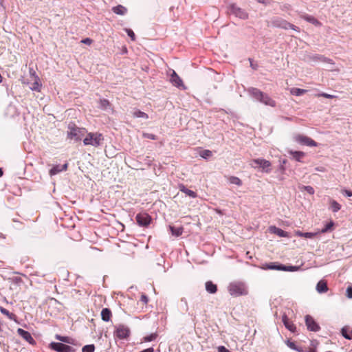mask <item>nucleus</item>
I'll use <instances>...</instances> for the list:
<instances>
[{"instance_id": "nucleus-31", "label": "nucleus", "mask_w": 352, "mask_h": 352, "mask_svg": "<svg viewBox=\"0 0 352 352\" xmlns=\"http://www.w3.org/2000/svg\"><path fill=\"white\" fill-rule=\"evenodd\" d=\"M290 92L292 94H293L294 96H301L303 94L306 93L307 90L302 89H299V88H293L291 89Z\"/></svg>"}, {"instance_id": "nucleus-8", "label": "nucleus", "mask_w": 352, "mask_h": 352, "mask_svg": "<svg viewBox=\"0 0 352 352\" xmlns=\"http://www.w3.org/2000/svg\"><path fill=\"white\" fill-rule=\"evenodd\" d=\"M116 336L120 339H124L129 336L130 329L124 324H118L116 327Z\"/></svg>"}, {"instance_id": "nucleus-24", "label": "nucleus", "mask_w": 352, "mask_h": 352, "mask_svg": "<svg viewBox=\"0 0 352 352\" xmlns=\"http://www.w3.org/2000/svg\"><path fill=\"white\" fill-rule=\"evenodd\" d=\"M295 234L298 236L311 239L316 235V232H302L300 230L295 232Z\"/></svg>"}, {"instance_id": "nucleus-41", "label": "nucleus", "mask_w": 352, "mask_h": 352, "mask_svg": "<svg viewBox=\"0 0 352 352\" xmlns=\"http://www.w3.org/2000/svg\"><path fill=\"white\" fill-rule=\"evenodd\" d=\"M0 311L3 314L7 316L10 319L12 318L13 314H10L6 309H5L2 307H0Z\"/></svg>"}, {"instance_id": "nucleus-38", "label": "nucleus", "mask_w": 352, "mask_h": 352, "mask_svg": "<svg viewBox=\"0 0 352 352\" xmlns=\"http://www.w3.org/2000/svg\"><path fill=\"white\" fill-rule=\"evenodd\" d=\"M298 269V267L296 266H286L281 265V270L283 271H288V272H294Z\"/></svg>"}, {"instance_id": "nucleus-35", "label": "nucleus", "mask_w": 352, "mask_h": 352, "mask_svg": "<svg viewBox=\"0 0 352 352\" xmlns=\"http://www.w3.org/2000/svg\"><path fill=\"white\" fill-rule=\"evenodd\" d=\"M263 269L281 270V265H276L274 263L266 264Z\"/></svg>"}, {"instance_id": "nucleus-52", "label": "nucleus", "mask_w": 352, "mask_h": 352, "mask_svg": "<svg viewBox=\"0 0 352 352\" xmlns=\"http://www.w3.org/2000/svg\"><path fill=\"white\" fill-rule=\"evenodd\" d=\"M316 170L320 171V172H324V168L323 167H322V166L316 167Z\"/></svg>"}, {"instance_id": "nucleus-22", "label": "nucleus", "mask_w": 352, "mask_h": 352, "mask_svg": "<svg viewBox=\"0 0 352 352\" xmlns=\"http://www.w3.org/2000/svg\"><path fill=\"white\" fill-rule=\"evenodd\" d=\"M112 10L114 13L119 15H124L126 13V8L121 5H118L112 8Z\"/></svg>"}, {"instance_id": "nucleus-33", "label": "nucleus", "mask_w": 352, "mask_h": 352, "mask_svg": "<svg viewBox=\"0 0 352 352\" xmlns=\"http://www.w3.org/2000/svg\"><path fill=\"white\" fill-rule=\"evenodd\" d=\"M283 25H285L284 26V29L285 30H287V29H292L296 32H300V28L290 23H283Z\"/></svg>"}, {"instance_id": "nucleus-55", "label": "nucleus", "mask_w": 352, "mask_h": 352, "mask_svg": "<svg viewBox=\"0 0 352 352\" xmlns=\"http://www.w3.org/2000/svg\"><path fill=\"white\" fill-rule=\"evenodd\" d=\"M3 175V170L2 169L0 168V177Z\"/></svg>"}, {"instance_id": "nucleus-7", "label": "nucleus", "mask_w": 352, "mask_h": 352, "mask_svg": "<svg viewBox=\"0 0 352 352\" xmlns=\"http://www.w3.org/2000/svg\"><path fill=\"white\" fill-rule=\"evenodd\" d=\"M228 12L230 14L234 15L241 19H246L248 17V14L241 8L238 7L236 4H230L228 7Z\"/></svg>"}, {"instance_id": "nucleus-5", "label": "nucleus", "mask_w": 352, "mask_h": 352, "mask_svg": "<svg viewBox=\"0 0 352 352\" xmlns=\"http://www.w3.org/2000/svg\"><path fill=\"white\" fill-rule=\"evenodd\" d=\"M250 165L253 168H261L263 172L269 173L271 170V163L265 159H255L250 162Z\"/></svg>"}, {"instance_id": "nucleus-45", "label": "nucleus", "mask_w": 352, "mask_h": 352, "mask_svg": "<svg viewBox=\"0 0 352 352\" xmlns=\"http://www.w3.org/2000/svg\"><path fill=\"white\" fill-rule=\"evenodd\" d=\"M320 96H322L324 98H336V96L334 95H331V94H327V93H322L320 94H319Z\"/></svg>"}, {"instance_id": "nucleus-23", "label": "nucleus", "mask_w": 352, "mask_h": 352, "mask_svg": "<svg viewBox=\"0 0 352 352\" xmlns=\"http://www.w3.org/2000/svg\"><path fill=\"white\" fill-rule=\"evenodd\" d=\"M169 230H170L172 234L177 237L179 236L183 233V228L182 227L175 228L174 226H170Z\"/></svg>"}, {"instance_id": "nucleus-36", "label": "nucleus", "mask_w": 352, "mask_h": 352, "mask_svg": "<svg viewBox=\"0 0 352 352\" xmlns=\"http://www.w3.org/2000/svg\"><path fill=\"white\" fill-rule=\"evenodd\" d=\"M286 344H287V346L288 347H289L290 349H293V350L297 351H298V352H302V351L300 349L298 348V347L296 346L295 343H294V342H291V341H289V340H287V341L286 342Z\"/></svg>"}, {"instance_id": "nucleus-51", "label": "nucleus", "mask_w": 352, "mask_h": 352, "mask_svg": "<svg viewBox=\"0 0 352 352\" xmlns=\"http://www.w3.org/2000/svg\"><path fill=\"white\" fill-rule=\"evenodd\" d=\"M258 3L263 4H268L270 2V0H256Z\"/></svg>"}, {"instance_id": "nucleus-54", "label": "nucleus", "mask_w": 352, "mask_h": 352, "mask_svg": "<svg viewBox=\"0 0 352 352\" xmlns=\"http://www.w3.org/2000/svg\"><path fill=\"white\" fill-rule=\"evenodd\" d=\"M59 340L63 342H66V338H59Z\"/></svg>"}, {"instance_id": "nucleus-9", "label": "nucleus", "mask_w": 352, "mask_h": 352, "mask_svg": "<svg viewBox=\"0 0 352 352\" xmlns=\"http://www.w3.org/2000/svg\"><path fill=\"white\" fill-rule=\"evenodd\" d=\"M170 81L172 83V85L178 88H182L184 89L185 87L180 77L177 74V73L174 70H170Z\"/></svg>"}, {"instance_id": "nucleus-42", "label": "nucleus", "mask_w": 352, "mask_h": 352, "mask_svg": "<svg viewBox=\"0 0 352 352\" xmlns=\"http://www.w3.org/2000/svg\"><path fill=\"white\" fill-rule=\"evenodd\" d=\"M305 190H306L309 195H314V189L313 187L310 186H304L302 187Z\"/></svg>"}, {"instance_id": "nucleus-50", "label": "nucleus", "mask_w": 352, "mask_h": 352, "mask_svg": "<svg viewBox=\"0 0 352 352\" xmlns=\"http://www.w3.org/2000/svg\"><path fill=\"white\" fill-rule=\"evenodd\" d=\"M343 193H344L346 196H347V197H351V196H352V191H350V190H344L343 191Z\"/></svg>"}, {"instance_id": "nucleus-12", "label": "nucleus", "mask_w": 352, "mask_h": 352, "mask_svg": "<svg viewBox=\"0 0 352 352\" xmlns=\"http://www.w3.org/2000/svg\"><path fill=\"white\" fill-rule=\"evenodd\" d=\"M305 324L308 330L311 331H318L320 329L319 325L314 319L309 315L305 316Z\"/></svg>"}, {"instance_id": "nucleus-1", "label": "nucleus", "mask_w": 352, "mask_h": 352, "mask_svg": "<svg viewBox=\"0 0 352 352\" xmlns=\"http://www.w3.org/2000/svg\"><path fill=\"white\" fill-rule=\"evenodd\" d=\"M248 93L256 100L259 101L262 104L270 106L271 107H275L276 105V101L272 99L268 94L264 93L259 89L254 87H251L248 89Z\"/></svg>"}, {"instance_id": "nucleus-13", "label": "nucleus", "mask_w": 352, "mask_h": 352, "mask_svg": "<svg viewBox=\"0 0 352 352\" xmlns=\"http://www.w3.org/2000/svg\"><path fill=\"white\" fill-rule=\"evenodd\" d=\"M282 322H283L286 329L289 331L294 333L296 330L295 324L289 320L286 314H283L282 316Z\"/></svg>"}, {"instance_id": "nucleus-19", "label": "nucleus", "mask_w": 352, "mask_h": 352, "mask_svg": "<svg viewBox=\"0 0 352 352\" xmlns=\"http://www.w3.org/2000/svg\"><path fill=\"white\" fill-rule=\"evenodd\" d=\"M206 289L210 294H214L217 292V287L215 284L209 280L206 283Z\"/></svg>"}, {"instance_id": "nucleus-32", "label": "nucleus", "mask_w": 352, "mask_h": 352, "mask_svg": "<svg viewBox=\"0 0 352 352\" xmlns=\"http://www.w3.org/2000/svg\"><path fill=\"white\" fill-rule=\"evenodd\" d=\"M41 87V84L39 82V78L36 76L35 82L30 87V89L33 91H39Z\"/></svg>"}, {"instance_id": "nucleus-15", "label": "nucleus", "mask_w": 352, "mask_h": 352, "mask_svg": "<svg viewBox=\"0 0 352 352\" xmlns=\"http://www.w3.org/2000/svg\"><path fill=\"white\" fill-rule=\"evenodd\" d=\"M67 168V164H65L63 165H56L52 167L50 170V175L51 176L55 175L58 174V173L66 170Z\"/></svg>"}, {"instance_id": "nucleus-28", "label": "nucleus", "mask_w": 352, "mask_h": 352, "mask_svg": "<svg viewBox=\"0 0 352 352\" xmlns=\"http://www.w3.org/2000/svg\"><path fill=\"white\" fill-rule=\"evenodd\" d=\"M133 116L135 118H140L143 119H148V115L146 113L141 111L140 110H135L133 112Z\"/></svg>"}, {"instance_id": "nucleus-29", "label": "nucleus", "mask_w": 352, "mask_h": 352, "mask_svg": "<svg viewBox=\"0 0 352 352\" xmlns=\"http://www.w3.org/2000/svg\"><path fill=\"white\" fill-rule=\"evenodd\" d=\"M228 182L232 184H235L236 186H241L242 185V182L241 180L237 177H235V176H231L228 178Z\"/></svg>"}, {"instance_id": "nucleus-46", "label": "nucleus", "mask_w": 352, "mask_h": 352, "mask_svg": "<svg viewBox=\"0 0 352 352\" xmlns=\"http://www.w3.org/2000/svg\"><path fill=\"white\" fill-rule=\"evenodd\" d=\"M346 296L349 298H352V287H347V289H346Z\"/></svg>"}, {"instance_id": "nucleus-43", "label": "nucleus", "mask_w": 352, "mask_h": 352, "mask_svg": "<svg viewBox=\"0 0 352 352\" xmlns=\"http://www.w3.org/2000/svg\"><path fill=\"white\" fill-rule=\"evenodd\" d=\"M333 226V222H330V223H327L324 226V228L321 230V232L322 233L327 232L328 230H329L332 228Z\"/></svg>"}, {"instance_id": "nucleus-6", "label": "nucleus", "mask_w": 352, "mask_h": 352, "mask_svg": "<svg viewBox=\"0 0 352 352\" xmlns=\"http://www.w3.org/2000/svg\"><path fill=\"white\" fill-rule=\"evenodd\" d=\"M294 140L301 144V145H305L307 146H317L318 144L314 140H313L311 138L302 135V134H296L293 137Z\"/></svg>"}, {"instance_id": "nucleus-34", "label": "nucleus", "mask_w": 352, "mask_h": 352, "mask_svg": "<svg viewBox=\"0 0 352 352\" xmlns=\"http://www.w3.org/2000/svg\"><path fill=\"white\" fill-rule=\"evenodd\" d=\"M100 108L104 110H107L108 107H109V102L106 99H101L99 102Z\"/></svg>"}, {"instance_id": "nucleus-56", "label": "nucleus", "mask_w": 352, "mask_h": 352, "mask_svg": "<svg viewBox=\"0 0 352 352\" xmlns=\"http://www.w3.org/2000/svg\"><path fill=\"white\" fill-rule=\"evenodd\" d=\"M309 352H316L314 350H310Z\"/></svg>"}, {"instance_id": "nucleus-3", "label": "nucleus", "mask_w": 352, "mask_h": 352, "mask_svg": "<svg viewBox=\"0 0 352 352\" xmlns=\"http://www.w3.org/2000/svg\"><path fill=\"white\" fill-rule=\"evenodd\" d=\"M86 132L85 129L77 127L74 124L70 123L68 125L67 138L78 141L83 138Z\"/></svg>"}, {"instance_id": "nucleus-2", "label": "nucleus", "mask_w": 352, "mask_h": 352, "mask_svg": "<svg viewBox=\"0 0 352 352\" xmlns=\"http://www.w3.org/2000/svg\"><path fill=\"white\" fill-rule=\"evenodd\" d=\"M228 292L232 296H245L248 294L246 285L241 282H234L229 285Z\"/></svg>"}, {"instance_id": "nucleus-40", "label": "nucleus", "mask_w": 352, "mask_h": 352, "mask_svg": "<svg viewBox=\"0 0 352 352\" xmlns=\"http://www.w3.org/2000/svg\"><path fill=\"white\" fill-rule=\"evenodd\" d=\"M182 191H183L187 195H188V196H190V197H192V198H195L197 196V194L194 191H192L191 190H189V189H187V188H184V189L182 190Z\"/></svg>"}, {"instance_id": "nucleus-47", "label": "nucleus", "mask_w": 352, "mask_h": 352, "mask_svg": "<svg viewBox=\"0 0 352 352\" xmlns=\"http://www.w3.org/2000/svg\"><path fill=\"white\" fill-rule=\"evenodd\" d=\"M81 42L84 44L91 45L92 43V40L89 38H86L85 39H82Z\"/></svg>"}, {"instance_id": "nucleus-10", "label": "nucleus", "mask_w": 352, "mask_h": 352, "mask_svg": "<svg viewBox=\"0 0 352 352\" xmlns=\"http://www.w3.org/2000/svg\"><path fill=\"white\" fill-rule=\"evenodd\" d=\"M137 223L140 226H147L150 224L151 218L147 213L138 214L136 217Z\"/></svg>"}, {"instance_id": "nucleus-4", "label": "nucleus", "mask_w": 352, "mask_h": 352, "mask_svg": "<svg viewBox=\"0 0 352 352\" xmlns=\"http://www.w3.org/2000/svg\"><path fill=\"white\" fill-rule=\"evenodd\" d=\"M104 140L103 136L98 133H89L83 140L85 145H91L98 147L102 144Z\"/></svg>"}, {"instance_id": "nucleus-25", "label": "nucleus", "mask_w": 352, "mask_h": 352, "mask_svg": "<svg viewBox=\"0 0 352 352\" xmlns=\"http://www.w3.org/2000/svg\"><path fill=\"white\" fill-rule=\"evenodd\" d=\"M331 209L333 212H337L341 208V205L335 200H330Z\"/></svg>"}, {"instance_id": "nucleus-14", "label": "nucleus", "mask_w": 352, "mask_h": 352, "mask_svg": "<svg viewBox=\"0 0 352 352\" xmlns=\"http://www.w3.org/2000/svg\"><path fill=\"white\" fill-rule=\"evenodd\" d=\"M17 333L20 336H21L28 342H29L30 344H33L34 342L33 338L32 337L31 334L28 331L19 328L17 329Z\"/></svg>"}, {"instance_id": "nucleus-53", "label": "nucleus", "mask_w": 352, "mask_h": 352, "mask_svg": "<svg viewBox=\"0 0 352 352\" xmlns=\"http://www.w3.org/2000/svg\"><path fill=\"white\" fill-rule=\"evenodd\" d=\"M344 337L346 339H350V337L349 336H347V334H343Z\"/></svg>"}, {"instance_id": "nucleus-17", "label": "nucleus", "mask_w": 352, "mask_h": 352, "mask_svg": "<svg viewBox=\"0 0 352 352\" xmlns=\"http://www.w3.org/2000/svg\"><path fill=\"white\" fill-rule=\"evenodd\" d=\"M302 18L305 19L306 21L314 24L316 26H320L321 23L318 21L314 16L308 14H304L302 16Z\"/></svg>"}, {"instance_id": "nucleus-18", "label": "nucleus", "mask_w": 352, "mask_h": 352, "mask_svg": "<svg viewBox=\"0 0 352 352\" xmlns=\"http://www.w3.org/2000/svg\"><path fill=\"white\" fill-rule=\"evenodd\" d=\"M271 22L274 26L283 29L285 26V25H283V23H288L287 21L278 17L273 18Z\"/></svg>"}, {"instance_id": "nucleus-26", "label": "nucleus", "mask_w": 352, "mask_h": 352, "mask_svg": "<svg viewBox=\"0 0 352 352\" xmlns=\"http://www.w3.org/2000/svg\"><path fill=\"white\" fill-rule=\"evenodd\" d=\"M289 153L293 156V158L295 159L298 162H300V159L305 156V153L302 151H290Z\"/></svg>"}, {"instance_id": "nucleus-27", "label": "nucleus", "mask_w": 352, "mask_h": 352, "mask_svg": "<svg viewBox=\"0 0 352 352\" xmlns=\"http://www.w3.org/2000/svg\"><path fill=\"white\" fill-rule=\"evenodd\" d=\"M312 59L314 60H318V61H322V62H326L330 64H333V61L331 59H329L321 55H316L313 56Z\"/></svg>"}, {"instance_id": "nucleus-20", "label": "nucleus", "mask_w": 352, "mask_h": 352, "mask_svg": "<svg viewBox=\"0 0 352 352\" xmlns=\"http://www.w3.org/2000/svg\"><path fill=\"white\" fill-rule=\"evenodd\" d=\"M270 230L272 232L277 234L279 236H281V237L287 236V233L280 228H276L275 226H272L270 228Z\"/></svg>"}, {"instance_id": "nucleus-11", "label": "nucleus", "mask_w": 352, "mask_h": 352, "mask_svg": "<svg viewBox=\"0 0 352 352\" xmlns=\"http://www.w3.org/2000/svg\"><path fill=\"white\" fill-rule=\"evenodd\" d=\"M52 348L58 352H74V349L67 344L60 342H52L51 344Z\"/></svg>"}, {"instance_id": "nucleus-49", "label": "nucleus", "mask_w": 352, "mask_h": 352, "mask_svg": "<svg viewBox=\"0 0 352 352\" xmlns=\"http://www.w3.org/2000/svg\"><path fill=\"white\" fill-rule=\"evenodd\" d=\"M140 299H141V301H142L145 304H146L148 300V297L146 295H142Z\"/></svg>"}, {"instance_id": "nucleus-48", "label": "nucleus", "mask_w": 352, "mask_h": 352, "mask_svg": "<svg viewBox=\"0 0 352 352\" xmlns=\"http://www.w3.org/2000/svg\"><path fill=\"white\" fill-rule=\"evenodd\" d=\"M144 136L145 138H149V139H151V140H155V135H153V134H151V133H144Z\"/></svg>"}, {"instance_id": "nucleus-30", "label": "nucleus", "mask_w": 352, "mask_h": 352, "mask_svg": "<svg viewBox=\"0 0 352 352\" xmlns=\"http://www.w3.org/2000/svg\"><path fill=\"white\" fill-rule=\"evenodd\" d=\"M199 155L204 159H208L212 157V152L210 150H202L199 153Z\"/></svg>"}, {"instance_id": "nucleus-44", "label": "nucleus", "mask_w": 352, "mask_h": 352, "mask_svg": "<svg viewBox=\"0 0 352 352\" xmlns=\"http://www.w3.org/2000/svg\"><path fill=\"white\" fill-rule=\"evenodd\" d=\"M126 32L127 33L128 36L131 38V39L133 41L135 40V34L131 29H126Z\"/></svg>"}, {"instance_id": "nucleus-21", "label": "nucleus", "mask_w": 352, "mask_h": 352, "mask_svg": "<svg viewBox=\"0 0 352 352\" xmlns=\"http://www.w3.org/2000/svg\"><path fill=\"white\" fill-rule=\"evenodd\" d=\"M316 290L318 293L326 292L328 290L327 283L324 280H320L316 285Z\"/></svg>"}, {"instance_id": "nucleus-16", "label": "nucleus", "mask_w": 352, "mask_h": 352, "mask_svg": "<svg viewBox=\"0 0 352 352\" xmlns=\"http://www.w3.org/2000/svg\"><path fill=\"white\" fill-rule=\"evenodd\" d=\"M111 311L108 308H104L101 311V318L104 322H109L111 318Z\"/></svg>"}, {"instance_id": "nucleus-37", "label": "nucleus", "mask_w": 352, "mask_h": 352, "mask_svg": "<svg viewBox=\"0 0 352 352\" xmlns=\"http://www.w3.org/2000/svg\"><path fill=\"white\" fill-rule=\"evenodd\" d=\"M95 346L94 344L85 345L82 349V352H94Z\"/></svg>"}, {"instance_id": "nucleus-39", "label": "nucleus", "mask_w": 352, "mask_h": 352, "mask_svg": "<svg viewBox=\"0 0 352 352\" xmlns=\"http://www.w3.org/2000/svg\"><path fill=\"white\" fill-rule=\"evenodd\" d=\"M156 338H157V334L154 333H151L148 336H145L143 338V340L144 342H151V341L155 340Z\"/></svg>"}]
</instances>
